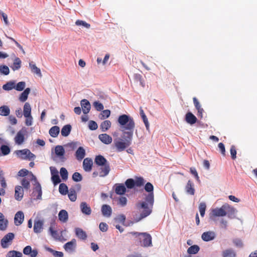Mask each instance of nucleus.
Instances as JSON below:
<instances>
[{"label":"nucleus","instance_id":"obj_1","mask_svg":"<svg viewBox=\"0 0 257 257\" xmlns=\"http://www.w3.org/2000/svg\"><path fill=\"white\" fill-rule=\"evenodd\" d=\"M117 122L121 126L123 132L122 138L114 140L113 145L117 152H122L131 144L133 140L135 122L134 118L126 114H122L118 116Z\"/></svg>","mask_w":257,"mask_h":257},{"label":"nucleus","instance_id":"obj_2","mask_svg":"<svg viewBox=\"0 0 257 257\" xmlns=\"http://www.w3.org/2000/svg\"><path fill=\"white\" fill-rule=\"evenodd\" d=\"M145 190L149 194L145 197V201L138 203L137 204L138 209L141 211L140 218L138 221L149 216L152 211L154 202V186L150 182H148L145 186Z\"/></svg>","mask_w":257,"mask_h":257},{"label":"nucleus","instance_id":"obj_3","mask_svg":"<svg viewBox=\"0 0 257 257\" xmlns=\"http://www.w3.org/2000/svg\"><path fill=\"white\" fill-rule=\"evenodd\" d=\"M15 154L17 157L22 160H34L36 156L29 149H25L21 150H17Z\"/></svg>","mask_w":257,"mask_h":257},{"label":"nucleus","instance_id":"obj_4","mask_svg":"<svg viewBox=\"0 0 257 257\" xmlns=\"http://www.w3.org/2000/svg\"><path fill=\"white\" fill-rule=\"evenodd\" d=\"M142 236L139 238V241L140 245L144 247L152 246V238L151 235L147 232H142Z\"/></svg>","mask_w":257,"mask_h":257},{"label":"nucleus","instance_id":"obj_5","mask_svg":"<svg viewBox=\"0 0 257 257\" xmlns=\"http://www.w3.org/2000/svg\"><path fill=\"white\" fill-rule=\"evenodd\" d=\"M99 167L100 168L98 171H95L93 172V177L95 178L97 176H99L100 177H104L109 174L110 171L109 165L99 166Z\"/></svg>","mask_w":257,"mask_h":257},{"label":"nucleus","instance_id":"obj_6","mask_svg":"<svg viewBox=\"0 0 257 257\" xmlns=\"http://www.w3.org/2000/svg\"><path fill=\"white\" fill-rule=\"evenodd\" d=\"M227 215L225 211V204L223 205L220 208H216L212 210L210 214V217L224 216Z\"/></svg>","mask_w":257,"mask_h":257},{"label":"nucleus","instance_id":"obj_7","mask_svg":"<svg viewBox=\"0 0 257 257\" xmlns=\"http://www.w3.org/2000/svg\"><path fill=\"white\" fill-rule=\"evenodd\" d=\"M51 180L54 185H56L61 182V179L58 174V170L54 167H50V168Z\"/></svg>","mask_w":257,"mask_h":257},{"label":"nucleus","instance_id":"obj_8","mask_svg":"<svg viewBox=\"0 0 257 257\" xmlns=\"http://www.w3.org/2000/svg\"><path fill=\"white\" fill-rule=\"evenodd\" d=\"M26 133V130L22 129L19 131L15 137L14 140L16 144L22 145L25 141V135Z\"/></svg>","mask_w":257,"mask_h":257},{"label":"nucleus","instance_id":"obj_9","mask_svg":"<svg viewBox=\"0 0 257 257\" xmlns=\"http://www.w3.org/2000/svg\"><path fill=\"white\" fill-rule=\"evenodd\" d=\"M76 247V240L75 239H72L70 241L65 243L64 248L66 251L69 253L74 252Z\"/></svg>","mask_w":257,"mask_h":257},{"label":"nucleus","instance_id":"obj_10","mask_svg":"<svg viewBox=\"0 0 257 257\" xmlns=\"http://www.w3.org/2000/svg\"><path fill=\"white\" fill-rule=\"evenodd\" d=\"M15 235L13 233L10 232L6 234L1 241V244L3 248H7L8 246V243L12 241L14 238Z\"/></svg>","mask_w":257,"mask_h":257},{"label":"nucleus","instance_id":"obj_11","mask_svg":"<svg viewBox=\"0 0 257 257\" xmlns=\"http://www.w3.org/2000/svg\"><path fill=\"white\" fill-rule=\"evenodd\" d=\"M55 152L62 162H64L66 160V158L64 157L65 150L62 146H57L55 149Z\"/></svg>","mask_w":257,"mask_h":257},{"label":"nucleus","instance_id":"obj_12","mask_svg":"<svg viewBox=\"0 0 257 257\" xmlns=\"http://www.w3.org/2000/svg\"><path fill=\"white\" fill-rule=\"evenodd\" d=\"M24 196V190L22 186H17L15 187V198L17 201H21Z\"/></svg>","mask_w":257,"mask_h":257},{"label":"nucleus","instance_id":"obj_13","mask_svg":"<svg viewBox=\"0 0 257 257\" xmlns=\"http://www.w3.org/2000/svg\"><path fill=\"white\" fill-rule=\"evenodd\" d=\"M24 219V214L22 211L17 212L15 216L14 222L16 225L19 226L21 225Z\"/></svg>","mask_w":257,"mask_h":257},{"label":"nucleus","instance_id":"obj_14","mask_svg":"<svg viewBox=\"0 0 257 257\" xmlns=\"http://www.w3.org/2000/svg\"><path fill=\"white\" fill-rule=\"evenodd\" d=\"M94 163L98 166L109 165L106 159L101 155H98L95 157Z\"/></svg>","mask_w":257,"mask_h":257},{"label":"nucleus","instance_id":"obj_15","mask_svg":"<svg viewBox=\"0 0 257 257\" xmlns=\"http://www.w3.org/2000/svg\"><path fill=\"white\" fill-rule=\"evenodd\" d=\"M185 191L187 194L194 195L195 192V189L194 188V184L191 181L189 180L185 188Z\"/></svg>","mask_w":257,"mask_h":257},{"label":"nucleus","instance_id":"obj_16","mask_svg":"<svg viewBox=\"0 0 257 257\" xmlns=\"http://www.w3.org/2000/svg\"><path fill=\"white\" fill-rule=\"evenodd\" d=\"M93 165V162L92 159L86 158L84 159L83 162V169L86 172H90L92 170V167Z\"/></svg>","mask_w":257,"mask_h":257},{"label":"nucleus","instance_id":"obj_17","mask_svg":"<svg viewBox=\"0 0 257 257\" xmlns=\"http://www.w3.org/2000/svg\"><path fill=\"white\" fill-rule=\"evenodd\" d=\"M215 237V234L213 231H207L203 232L201 235L202 240L205 241H209L213 240Z\"/></svg>","mask_w":257,"mask_h":257},{"label":"nucleus","instance_id":"obj_18","mask_svg":"<svg viewBox=\"0 0 257 257\" xmlns=\"http://www.w3.org/2000/svg\"><path fill=\"white\" fill-rule=\"evenodd\" d=\"M81 105L82 107L83 112L84 114L88 113L90 109L91 105L88 100L83 99L81 101Z\"/></svg>","mask_w":257,"mask_h":257},{"label":"nucleus","instance_id":"obj_19","mask_svg":"<svg viewBox=\"0 0 257 257\" xmlns=\"http://www.w3.org/2000/svg\"><path fill=\"white\" fill-rule=\"evenodd\" d=\"M34 196H36V199H41L42 195L41 186L39 183L37 182L33 192Z\"/></svg>","mask_w":257,"mask_h":257},{"label":"nucleus","instance_id":"obj_20","mask_svg":"<svg viewBox=\"0 0 257 257\" xmlns=\"http://www.w3.org/2000/svg\"><path fill=\"white\" fill-rule=\"evenodd\" d=\"M98 138L100 141L106 145L110 144L112 141L111 137L106 134H102L99 135L98 136Z\"/></svg>","mask_w":257,"mask_h":257},{"label":"nucleus","instance_id":"obj_21","mask_svg":"<svg viewBox=\"0 0 257 257\" xmlns=\"http://www.w3.org/2000/svg\"><path fill=\"white\" fill-rule=\"evenodd\" d=\"M101 212L104 216L109 217L112 213V209L109 205L104 204L101 207Z\"/></svg>","mask_w":257,"mask_h":257},{"label":"nucleus","instance_id":"obj_22","mask_svg":"<svg viewBox=\"0 0 257 257\" xmlns=\"http://www.w3.org/2000/svg\"><path fill=\"white\" fill-rule=\"evenodd\" d=\"M80 208L81 212L85 215H89L91 213L90 207L85 202L81 203Z\"/></svg>","mask_w":257,"mask_h":257},{"label":"nucleus","instance_id":"obj_23","mask_svg":"<svg viewBox=\"0 0 257 257\" xmlns=\"http://www.w3.org/2000/svg\"><path fill=\"white\" fill-rule=\"evenodd\" d=\"M185 120L187 123L193 124L197 122V119L192 113L188 112L186 114Z\"/></svg>","mask_w":257,"mask_h":257},{"label":"nucleus","instance_id":"obj_24","mask_svg":"<svg viewBox=\"0 0 257 257\" xmlns=\"http://www.w3.org/2000/svg\"><path fill=\"white\" fill-rule=\"evenodd\" d=\"M75 232L76 236L82 240H85L87 238V235L85 231L80 228H76L75 229Z\"/></svg>","mask_w":257,"mask_h":257},{"label":"nucleus","instance_id":"obj_25","mask_svg":"<svg viewBox=\"0 0 257 257\" xmlns=\"http://www.w3.org/2000/svg\"><path fill=\"white\" fill-rule=\"evenodd\" d=\"M43 221L41 220H35L34 224V231L38 233L41 232L43 226Z\"/></svg>","mask_w":257,"mask_h":257},{"label":"nucleus","instance_id":"obj_26","mask_svg":"<svg viewBox=\"0 0 257 257\" xmlns=\"http://www.w3.org/2000/svg\"><path fill=\"white\" fill-rule=\"evenodd\" d=\"M222 257H236V253L232 248H227L222 252Z\"/></svg>","mask_w":257,"mask_h":257},{"label":"nucleus","instance_id":"obj_27","mask_svg":"<svg viewBox=\"0 0 257 257\" xmlns=\"http://www.w3.org/2000/svg\"><path fill=\"white\" fill-rule=\"evenodd\" d=\"M126 192V188L122 184H115V192L118 195H123Z\"/></svg>","mask_w":257,"mask_h":257},{"label":"nucleus","instance_id":"obj_28","mask_svg":"<svg viewBox=\"0 0 257 257\" xmlns=\"http://www.w3.org/2000/svg\"><path fill=\"white\" fill-rule=\"evenodd\" d=\"M85 155V151L83 147H80L78 148L75 153V156L77 160H82Z\"/></svg>","mask_w":257,"mask_h":257},{"label":"nucleus","instance_id":"obj_29","mask_svg":"<svg viewBox=\"0 0 257 257\" xmlns=\"http://www.w3.org/2000/svg\"><path fill=\"white\" fill-rule=\"evenodd\" d=\"M58 218L62 222H66L68 219V215L65 210H61L58 214Z\"/></svg>","mask_w":257,"mask_h":257},{"label":"nucleus","instance_id":"obj_30","mask_svg":"<svg viewBox=\"0 0 257 257\" xmlns=\"http://www.w3.org/2000/svg\"><path fill=\"white\" fill-rule=\"evenodd\" d=\"M71 128L72 127L70 124H66L64 125L61 129V135L63 137H67L70 134Z\"/></svg>","mask_w":257,"mask_h":257},{"label":"nucleus","instance_id":"obj_31","mask_svg":"<svg viewBox=\"0 0 257 257\" xmlns=\"http://www.w3.org/2000/svg\"><path fill=\"white\" fill-rule=\"evenodd\" d=\"M60 133V128L58 126H52L49 131L50 135L53 138H56L58 136Z\"/></svg>","mask_w":257,"mask_h":257},{"label":"nucleus","instance_id":"obj_32","mask_svg":"<svg viewBox=\"0 0 257 257\" xmlns=\"http://www.w3.org/2000/svg\"><path fill=\"white\" fill-rule=\"evenodd\" d=\"M24 115L25 117L31 116V107L28 102H26L24 106Z\"/></svg>","mask_w":257,"mask_h":257},{"label":"nucleus","instance_id":"obj_33","mask_svg":"<svg viewBox=\"0 0 257 257\" xmlns=\"http://www.w3.org/2000/svg\"><path fill=\"white\" fill-rule=\"evenodd\" d=\"M10 113V109L8 106L3 105L0 107V115L7 116Z\"/></svg>","mask_w":257,"mask_h":257},{"label":"nucleus","instance_id":"obj_34","mask_svg":"<svg viewBox=\"0 0 257 257\" xmlns=\"http://www.w3.org/2000/svg\"><path fill=\"white\" fill-rule=\"evenodd\" d=\"M29 66L33 73L37 74L40 77H42V75L40 69L39 68H38L35 64H33V62H31L29 63Z\"/></svg>","mask_w":257,"mask_h":257},{"label":"nucleus","instance_id":"obj_35","mask_svg":"<svg viewBox=\"0 0 257 257\" xmlns=\"http://www.w3.org/2000/svg\"><path fill=\"white\" fill-rule=\"evenodd\" d=\"M30 92V89L27 88L20 95L19 97V100L22 102H25L28 97V95Z\"/></svg>","mask_w":257,"mask_h":257},{"label":"nucleus","instance_id":"obj_36","mask_svg":"<svg viewBox=\"0 0 257 257\" xmlns=\"http://www.w3.org/2000/svg\"><path fill=\"white\" fill-rule=\"evenodd\" d=\"M22 61L19 57H16L14 59L13 66L11 67L14 71L19 69L21 66Z\"/></svg>","mask_w":257,"mask_h":257},{"label":"nucleus","instance_id":"obj_37","mask_svg":"<svg viewBox=\"0 0 257 257\" xmlns=\"http://www.w3.org/2000/svg\"><path fill=\"white\" fill-rule=\"evenodd\" d=\"M111 124V122L109 120H104L101 122L100 124V128L102 131L105 132L110 127Z\"/></svg>","mask_w":257,"mask_h":257},{"label":"nucleus","instance_id":"obj_38","mask_svg":"<svg viewBox=\"0 0 257 257\" xmlns=\"http://www.w3.org/2000/svg\"><path fill=\"white\" fill-rule=\"evenodd\" d=\"M69 199L71 201H75L77 199L76 192L74 188H70L67 193Z\"/></svg>","mask_w":257,"mask_h":257},{"label":"nucleus","instance_id":"obj_39","mask_svg":"<svg viewBox=\"0 0 257 257\" xmlns=\"http://www.w3.org/2000/svg\"><path fill=\"white\" fill-rule=\"evenodd\" d=\"M59 191L62 195H66L69 192L67 186L64 183L60 184Z\"/></svg>","mask_w":257,"mask_h":257},{"label":"nucleus","instance_id":"obj_40","mask_svg":"<svg viewBox=\"0 0 257 257\" xmlns=\"http://www.w3.org/2000/svg\"><path fill=\"white\" fill-rule=\"evenodd\" d=\"M225 211H226L228 216L230 217L234 214L235 210L228 204H225Z\"/></svg>","mask_w":257,"mask_h":257},{"label":"nucleus","instance_id":"obj_41","mask_svg":"<svg viewBox=\"0 0 257 257\" xmlns=\"http://www.w3.org/2000/svg\"><path fill=\"white\" fill-rule=\"evenodd\" d=\"M200 248L197 245H193L188 248L187 252L189 254H196L199 251Z\"/></svg>","mask_w":257,"mask_h":257},{"label":"nucleus","instance_id":"obj_42","mask_svg":"<svg viewBox=\"0 0 257 257\" xmlns=\"http://www.w3.org/2000/svg\"><path fill=\"white\" fill-rule=\"evenodd\" d=\"M15 88V84L14 82L10 81L7 82L3 86V88L5 90H11Z\"/></svg>","mask_w":257,"mask_h":257},{"label":"nucleus","instance_id":"obj_43","mask_svg":"<svg viewBox=\"0 0 257 257\" xmlns=\"http://www.w3.org/2000/svg\"><path fill=\"white\" fill-rule=\"evenodd\" d=\"M22 253L18 251L11 250L8 252L7 254L8 257H22Z\"/></svg>","mask_w":257,"mask_h":257},{"label":"nucleus","instance_id":"obj_44","mask_svg":"<svg viewBox=\"0 0 257 257\" xmlns=\"http://www.w3.org/2000/svg\"><path fill=\"white\" fill-rule=\"evenodd\" d=\"M206 208V205L204 202H201L199 205V210L201 217H204Z\"/></svg>","mask_w":257,"mask_h":257},{"label":"nucleus","instance_id":"obj_45","mask_svg":"<svg viewBox=\"0 0 257 257\" xmlns=\"http://www.w3.org/2000/svg\"><path fill=\"white\" fill-rule=\"evenodd\" d=\"M125 185L128 189H132L135 186V180L133 179H128L125 181Z\"/></svg>","mask_w":257,"mask_h":257},{"label":"nucleus","instance_id":"obj_46","mask_svg":"<svg viewBox=\"0 0 257 257\" xmlns=\"http://www.w3.org/2000/svg\"><path fill=\"white\" fill-rule=\"evenodd\" d=\"M1 150L4 156L7 155L10 153V148L7 145H2L1 147Z\"/></svg>","mask_w":257,"mask_h":257},{"label":"nucleus","instance_id":"obj_47","mask_svg":"<svg viewBox=\"0 0 257 257\" xmlns=\"http://www.w3.org/2000/svg\"><path fill=\"white\" fill-rule=\"evenodd\" d=\"M135 186L137 187H141L144 185L145 183V180L143 177H138L135 180Z\"/></svg>","mask_w":257,"mask_h":257},{"label":"nucleus","instance_id":"obj_48","mask_svg":"<svg viewBox=\"0 0 257 257\" xmlns=\"http://www.w3.org/2000/svg\"><path fill=\"white\" fill-rule=\"evenodd\" d=\"M110 114V111L108 109H105L104 110H102L100 116V118L101 119H104L105 118H108Z\"/></svg>","mask_w":257,"mask_h":257},{"label":"nucleus","instance_id":"obj_49","mask_svg":"<svg viewBox=\"0 0 257 257\" xmlns=\"http://www.w3.org/2000/svg\"><path fill=\"white\" fill-rule=\"evenodd\" d=\"M60 173L63 180H65L68 178V172L65 168L60 169Z\"/></svg>","mask_w":257,"mask_h":257},{"label":"nucleus","instance_id":"obj_50","mask_svg":"<svg viewBox=\"0 0 257 257\" xmlns=\"http://www.w3.org/2000/svg\"><path fill=\"white\" fill-rule=\"evenodd\" d=\"M72 179L75 182H80L82 180V177L79 173L75 172L72 175Z\"/></svg>","mask_w":257,"mask_h":257},{"label":"nucleus","instance_id":"obj_51","mask_svg":"<svg viewBox=\"0 0 257 257\" xmlns=\"http://www.w3.org/2000/svg\"><path fill=\"white\" fill-rule=\"evenodd\" d=\"M0 72L6 75H8L10 73V70L9 67L6 65H1Z\"/></svg>","mask_w":257,"mask_h":257},{"label":"nucleus","instance_id":"obj_52","mask_svg":"<svg viewBox=\"0 0 257 257\" xmlns=\"http://www.w3.org/2000/svg\"><path fill=\"white\" fill-rule=\"evenodd\" d=\"M26 83L24 81L19 82L15 85V89L18 91H22L25 87Z\"/></svg>","mask_w":257,"mask_h":257},{"label":"nucleus","instance_id":"obj_53","mask_svg":"<svg viewBox=\"0 0 257 257\" xmlns=\"http://www.w3.org/2000/svg\"><path fill=\"white\" fill-rule=\"evenodd\" d=\"M8 224V221L7 219H5L2 221H0V230H5L7 228Z\"/></svg>","mask_w":257,"mask_h":257},{"label":"nucleus","instance_id":"obj_54","mask_svg":"<svg viewBox=\"0 0 257 257\" xmlns=\"http://www.w3.org/2000/svg\"><path fill=\"white\" fill-rule=\"evenodd\" d=\"M75 24L77 26H82L87 29H88L90 27V24L87 23L85 21H81V20H77L75 22Z\"/></svg>","mask_w":257,"mask_h":257},{"label":"nucleus","instance_id":"obj_55","mask_svg":"<svg viewBox=\"0 0 257 257\" xmlns=\"http://www.w3.org/2000/svg\"><path fill=\"white\" fill-rule=\"evenodd\" d=\"M21 184L24 187V188L26 189H29L30 188V182L26 179L25 178H24L22 179L21 181Z\"/></svg>","mask_w":257,"mask_h":257},{"label":"nucleus","instance_id":"obj_56","mask_svg":"<svg viewBox=\"0 0 257 257\" xmlns=\"http://www.w3.org/2000/svg\"><path fill=\"white\" fill-rule=\"evenodd\" d=\"M93 105L97 111L102 110L104 108L103 104L99 101H95L93 103Z\"/></svg>","mask_w":257,"mask_h":257},{"label":"nucleus","instance_id":"obj_57","mask_svg":"<svg viewBox=\"0 0 257 257\" xmlns=\"http://www.w3.org/2000/svg\"><path fill=\"white\" fill-rule=\"evenodd\" d=\"M230 152L231 158L233 160L235 159L236 158V148L234 146L232 145L231 146Z\"/></svg>","mask_w":257,"mask_h":257},{"label":"nucleus","instance_id":"obj_58","mask_svg":"<svg viewBox=\"0 0 257 257\" xmlns=\"http://www.w3.org/2000/svg\"><path fill=\"white\" fill-rule=\"evenodd\" d=\"M88 127L91 130H95L97 128L98 126L97 123L95 121L90 120L88 123Z\"/></svg>","mask_w":257,"mask_h":257},{"label":"nucleus","instance_id":"obj_59","mask_svg":"<svg viewBox=\"0 0 257 257\" xmlns=\"http://www.w3.org/2000/svg\"><path fill=\"white\" fill-rule=\"evenodd\" d=\"M233 242L234 245L238 247H242L243 244L241 239L239 238H235L233 240Z\"/></svg>","mask_w":257,"mask_h":257},{"label":"nucleus","instance_id":"obj_60","mask_svg":"<svg viewBox=\"0 0 257 257\" xmlns=\"http://www.w3.org/2000/svg\"><path fill=\"white\" fill-rule=\"evenodd\" d=\"M127 203V199L125 197H120L118 199V204L121 206H124Z\"/></svg>","mask_w":257,"mask_h":257},{"label":"nucleus","instance_id":"obj_61","mask_svg":"<svg viewBox=\"0 0 257 257\" xmlns=\"http://www.w3.org/2000/svg\"><path fill=\"white\" fill-rule=\"evenodd\" d=\"M99 228L102 232H106L108 230V225L106 223L101 222L99 224Z\"/></svg>","mask_w":257,"mask_h":257},{"label":"nucleus","instance_id":"obj_62","mask_svg":"<svg viewBox=\"0 0 257 257\" xmlns=\"http://www.w3.org/2000/svg\"><path fill=\"white\" fill-rule=\"evenodd\" d=\"M115 220L122 224H124L125 221V216L123 214L118 215L115 218Z\"/></svg>","mask_w":257,"mask_h":257},{"label":"nucleus","instance_id":"obj_63","mask_svg":"<svg viewBox=\"0 0 257 257\" xmlns=\"http://www.w3.org/2000/svg\"><path fill=\"white\" fill-rule=\"evenodd\" d=\"M29 173L28 170L26 169H22L18 172V176L21 177H25Z\"/></svg>","mask_w":257,"mask_h":257},{"label":"nucleus","instance_id":"obj_64","mask_svg":"<svg viewBox=\"0 0 257 257\" xmlns=\"http://www.w3.org/2000/svg\"><path fill=\"white\" fill-rule=\"evenodd\" d=\"M218 147L220 151L221 154L223 156L225 155V149L224 144L222 143H219L218 145Z\"/></svg>","mask_w":257,"mask_h":257}]
</instances>
